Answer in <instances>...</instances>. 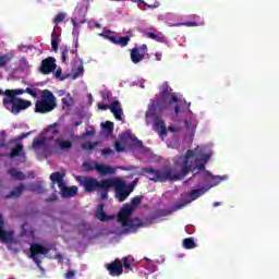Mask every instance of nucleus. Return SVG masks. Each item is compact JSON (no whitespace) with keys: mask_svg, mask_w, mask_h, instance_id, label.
Instances as JSON below:
<instances>
[{"mask_svg":"<svg viewBox=\"0 0 279 279\" xmlns=\"http://www.w3.org/2000/svg\"><path fill=\"white\" fill-rule=\"evenodd\" d=\"M32 134V132H27V133H22L21 135H20V141H23V138H27V136H29Z\"/></svg>","mask_w":279,"mask_h":279,"instance_id":"58","label":"nucleus"},{"mask_svg":"<svg viewBox=\"0 0 279 279\" xmlns=\"http://www.w3.org/2000/svg\"><path fill=\"white\" fill-rule=\"evenodd\" d=\"M157 130H160L159 136H167V126L165 125V121L159 120L155 122Z\"/></svg>","mask_w":279,"mask_h":279,"instance_id":"27","label":"nucleus"},{"mask_svg":"<svg viewBox=\"0 0 279 279\" xmlns=\"http://www.w3.org/2000/svg\"><path fill=\"white\" fill-rule=\"evenodd\" d=\"M197 22H181L178 24H172L171 27H197Z\"/></svg>","mask_w":279,"mask_h":279,"instance_id":"32","label":"nucleus"},{"mask_svg":"<svg viewBox=\"0 0 279 279\" xmlns=\"http://www.w3.org/2000/svg\"><path fill=\"white\" fill-rule=\"evenodd\" d=\"M185 123V128L187 130H190L191 132H193L195 130V128H197V124H193V125H190V123L187 122V120L184 121Z\"/></svg>","mask_w":279,"mask_h":279,"instance_id":"51","label":"nucleus"},{"mask_svg":"<svg viewBox=\"0 0 279 279\" xmlns=\"http://www.w3.org/2000/svg\"><path fill=\"white\" fill-rule=\"evenodd\" d=\"M28 190L33 192L43 193V186L40 184H31Z\"/></svg>","mask_w":279,"mask_h":279,"instance_id":"43","label":"nucleus"},{"mask_svg":"<svg viewBox=\"0 0 279 279\" xmlns=\"http://www.w3.org/2000/svg\"><path fill=\"white\" fill-rule=\"evenodd\" d=\"M210 189H213V185H206L201 189L192 190L190 192V198H191L190 202H195L197 197H202V195L207 193V191H210Z\"/></svg>","mask_w":279,"mask_h":279,"instance_id":"17","label":"nucleus"},{"mask_svg":"<svg viewBox=\"0 0 279 279\" xmlns=\"http://www.w3.org/2000/svg\"><path fill=\"white\" fill-rule=\"evenodd\" d=\"M95 171L99 173V175H114L117 173V169L104 165V163H97L95 162Z\"/></svg>","mask_w":279,"mask_h":279,"instance_id":"15","label":"nucleus"},{"mask_svg":"<svg viewBox=\"0 0 279 279\" xmlns=\"http://www.w3.org/2000/svg\"><path fill=\"white\" fill-rule=\"evenodd\" d=\"M4 104L11 107L12 114H19L22 110H27L32 106V101L25 100L23 98H13L10 100H4Z\"/></svg>","mask_w":279,"mask_h":279,"instance_id":"8","label":"nucleus"},{"mask_svg":"<svg viewBox=\"0 0 279 279\" xmlns=\"http://www.w3.org/2000/svg\"><path fill=\"white\" fill-rule=\"evenodd\" d=\"M4 223H5V221L3 220V216L0 215V230H3Z\"/></svg>","mask_w":279,"mask_h":279,"instance_id":"62","label":"nucleus"},{"mask_svg":"<svg viewBox=\"0 0 279 279\" xmlns=\"http://www.w3.org/2000/svg\"><path fill=\"white\" fill-rule=\"evenodd\" d=\"M147 38L151 40H156L157 43H165V38L156 35L155 33L148 32L146 33Z\"/></svg>","mask_w":279,"mask_h":279,"instance_id":"34","label":"nucleus"},{"mask_svg":"<svg viewBox=\"0 0 279 279\" xmlns=\"http://www.w3.org/2000/svg\"><path fill=\"white\" fill-rule=\"evenodd\" d=\"M169 132H179L180 129L173 128V126H169L168 128Z\"/></svg>","mask_w":279,"mask_h":279,"instance_id":"63","label":"nucleus"},{"mask_svg":"<svg viewBox=\"0 0 279 279\" xmlns=\"http://www.w3.org/2000/svg\"><path fill=\"white\" fill-rule=\"evenodd\" d=\"M101 97H102L104 101H108V99H110V93L105 92V93H102Z\"/></svg>","mask_w":279,"mask_h":279,"instance_id":"52","label":"nucleus"},{"mask_svg":"<svg viewBox=\"0 0 279 279\" xmlns=\"http://www.w3.org/2000/svg\"><path fill=\"white\" fill-rule=\"evenodd\" d=\"M116 151L121 153L125 151V147L121 145V142H114Z\"/></svg>","mask_w":279,"mask_h":279,"instance_id":"48","label":"nucleus"},{"mask_svg":"<svg viewBox=\"0 0 279 279\" xmlns=\"http://www.w3.org/2000/svg\"><path fill=\"white\" fill-rule=\"evenodd\" d=\"M10 239V234H8V231L0 229V241H2V243H8Z\"/></svg>","mask_w":279,"mask_h":279,"instance_id":"39","label":"nucleus"},{"mask_svg":"<svg viewBox=\"0 0 279 279\" xmlns=\"http://www.w3.org/2000/svg\"><path fill=\"white\" fill-rule=\"evenodd\" d=\"M58 104L56 102V96L51 90L44 89L41 92V98L35 104V112H39L40 114H47V112H51L56 110Z\"/></svg>","mask_w":279,"mask_h":279,"instance_id":"6","label":"nucleus"},{"mask_svg":"<svg viewBox=\"0 0 279 279\" xmlns=\"http://www.w3.org/2000/svg\"><path fill=\"white\" fill-rule=\"evenodd\" d=\"M183 247L185 250H194V247H197V244H195V240H193V238H186L183 240Z\"/></svg>","mask_w":279,"mask_h":279,"instance_id":"28","label":"nucleus"},{"mask_svg":"<svg viewBox=\"0 0 279 279\" xmlns=\"http://www.w3.org/2000/svg\"><path fill=\"white\" fill-rule=\"evenodd\" d=\"M54 144L58 145L59 149H71L73 147V142L71 141H62V140H54Z\"/></svg>","mask_w":279,"mask_h":279,"instance_id":"25","label":"nucleus"},{"mask_svg":"<svg viewBox=\"0 0 279 279\" xmlns=\"http://www.w3.org/2000/svg\"><path fill=\"white\" fill-rule=\"evenodd\" d=\"M171 90H173V89H171L168 82H166L161 85L160 92H159L160 99L157 100V102H156V107L159 110H167V106H165L162 104H167L169 101V97H171Z\"/></svg>","mask_w":279,"mask_h":279,"instance_id":"10","label":"nucleus"},{"mask_svg":"<svg viewBox=\"0 0 279 279\" xmlns=\"http://www.w3.org/2000/svg\"><path fill=\"white\" fill-rule=\"evenodd\" d=\"M122 260H123V263H122V269H123V267H124V269H126V271H131V269H132V264H130V258L123 257Z\"/></svg>","mask_w":279,"mask_h":279,"instance_id":"40","label":"nucleus"},{"mask_svg":"<svg viewBox=\"0 0 279 279\" xmlns=\"http://www.w3.org/2000/svg\"><path fill=\"white\" fill-rule=\"evenodd\" d=\"M143 60H145V54L141 52L138 47L131 49V61L133 64H138V62H143Z\"/></svg>","mask_w":279,"mask_h":279,"instance_id":"18","label":"nucleus"},{"mask_svg":"<svg viewBox=\"0 0 279 279\" xmlns=\"http://www.w3.org/2000/svg\"><path fill=\"white\" fill-rule=\"evenodd\" d=\"M38 254H49V248L45 247L39 243H34L31 245V258L37 265L38 269L43 270V266H41L43 262L37 257Z\"/></svg>","mask_w":279,"mask_h":279,"instance_id":"11","label":"nucleus"},{"mask_svg":"<svg viewBox=\"0 0 279 279\" xmlns=\"http://www.w3.org/2000/svg\"><path fill=\"white\" fill-rule=\"evenodd\" d=\"M65 279H75V270L73 269H70L68 270L64 276H63Z\"/></svg>","mask_w":279,"mask_h":279,"instance_id":"46","label":"nucleus"},{"mask_svg":"<svg viewBox=\"0 0 279 279\" xmlns=\"http://www.w3.org/2000/svg\"><path fill=\"white\" fill-rule=\"evenodd\" d=\"M81 75H84V66L80 65L76 71L73 74V80H77V77H81Z\"/></svg>","mask_w":279,"mask_h":279,"instance_id":"41","label":"nucleus"},{"mask_svg":"<svg viewBox=\"0 0 279 279\" xmlns=\"http://www.w3.org/2000/svg\"><path fill=\"white\" fill-rule=\"evenodd\" d=\"M64 175L65 174L61 172H52L50 174L51 189H56V184H58L62 197H75L77 194V186L66 187V183H64Z\"/></svg>","mask_w":279,"mask_h":279,"instance_id":"7","label":"nucleus"},{"mask_svg":"<svg viewBox=\"0 0 279 279\" xmlns=\"http://www.w3.org/2000/svg\"><path fill=\"white\" fill-rule=\"evenodd\" d=\"M23 94H25V89H10V92H7V95H9L10 99H19L16 96Z\"/></svg>","mask_w":279,"mask_h":279,"instance_id":"31","label":"nucleus"},{"mask_svg":"<svg viewBox=\"0 0 279 279\" xmlns=\"http://www.w3.org/2000/svg\"><path fill=\"white\" fill-rule=\"evenodd\" d=\"M112 187L116 191V199H118V202H125V199L133 193V186H128L125 181L121 179H109L107 183V199L108 193H110V189Z\"/></svg>","mask_w":279,"mask_h":279,"instance_id":"4","label":"nucleus"},{"mask_svg":"<svg viewBox=\"0 0 279 279\" xmlns=\"http://www.w3.org/2000/svg\"><path fill=\"white\" fill-rule=\"evenodd\" d=\"M133 141H136V146L140 147V148H143V142L142 141H138V138L134 137Z\"/></svg>","mask_w":279,"mask_h":279,"instance_id":"60","label":"nucleus"},{"mask_svg":"<svg viewBox=\"0 0 279 279\" xmlns=\"http://www.w3.org/2000/svg\"><path fill=\"white\" fill-rule=\"evenodd\" d=\"M143 173H151L153 177L149 178L151 182H178V180H182L183 174L173 173L172 169L166 170H156L154 168H144Z\"/></svg>","mask_w":279,"mask_h":279,"instance_id":"3","label":"nucleus"},{"mask_svg":"<svg viewBox=\"0 0 279 279\" xmlns=\"http://www.w3.org/2000/svg\"><path fill=\"white\" fill-rule=\"evenodd\" d=\"M121 169H122V171H134L138 168L137 167H122Z\"/></svg>","mask_w":279,"mask_h":279,"instance_id":"57","label":"nucleus"},{"mask_svg":"<svg viewBox=\"0 0 279 279\" xmlns=\"http://www.w3.org/2000/svg\"><path fill=\"white\" fill-rule=\"evenodd\" d=\"M156 60L158 61V62H160V60H162V52H156Z\"/></svg>","mask_w":279,"mask_h":279,"instance_id":"59","label":"nucleus"},{"mask_svg":"<svg viewBox=\"0 0 279 279\" xmlns=\"http://www.w3.org/2000/svg\"><path fill=\"white\" fill-rule=\"evenodd\" d=\"M104 208H106V204L100 203L95 213V217L99 219V221H110V219H114V216L107 215L106 211H104Z\"/></svg>","mask_w":279,"mask_h":279,"instance_id":"16","label":"nucleus"},{"mask_svg":"<svg viewBox=\"0 0 279 279\" xmlns=\"http://www.w3.org/2000/svg\"><path fill=\"white\" fill-rule=\"evenodd\" d=\"M101 125H102L104 132L107 133L108 136H110L112 132H114V122L106 121Z\"/></svg>","mask_w":279,"mask_h":279,"instance_id":"26","label":"nucleus"},{"mask_svg":"<svg viewBox=\"0 0 279 279\" xmlns=\"http://www.w3.org/2000/svg\"><path fill=\"white\" fill-rule=\"evenodd\" d=\"M69 58V48L64 47L61 54L62 62H66V59Z\"/></svg>","mask_w":279,"mask_h":279,"instance_id":"47","label":"nucleus"},{"mask_svg":"<svg viewBox=\"0 0 279 279\" xmlns=\"http://www.w3.org/2000/svg\"><path fill=\"white\" fill-rule=\"evenodd\" d=\"M83 169L84 171L90 172L95 169V163L93 165V162H84Z\"/></svg>","mask_w":279,"mask_h":279,"instance_id":"44","label":"nucleus"},{"mask_svg":"<svg viewBox=\"0 0 279 279\" xmlns=\"http://www.w3.org/2000/svg\"><path fill=\"white\" fill-rule=\"evenodd\" d=\"M10 60H12V53H7V54L0 56V68L5 66V64H8V62H10Z\"/></svg>","mask_w":279,"mask_h":279,"instance_id":"33","label":"nucleus"},{"mask_svg":"<svg viewBox=\"0 0 279 279\" xmlns=\"http://www.w3.org/2000/svg\"><path fill=\"white\" fill-rule=\"evenodd\" d=\"M64 19H66V13H59L54 16L53 19V23L54 25H60V23H62L64 21Z\"/></svg>","mask_w":279,"mask_h":279,"instance_id":"37","label":"nucleus"},{"mask_svg":"<svg viewBox=\"0 0 279 279\" xmlns=\"http://www.w3.org/2000/svg\"><path fill=\"white\" fill-rule=\"evenodd\" d=\"M98 108L99 110H110L117 121H123V108L119 100H114L110 105L98 104Z\"/></svg>","mask_w":279,"mask_h":279,"instance_id":"9","label":"nucleus"},{"mask_svg":"<svg viewBox=\"0 0 279 279\" xmlns=\"http://www.w3.org/2000/svg\"><path fill=\"white\" fill-rule=\"evenodd\" d=\"M45 133L48 138H53L54 136H58V134H60V130H58V123L48 125L45 129Z\"/></svg>","mask_w":279,"mask_h":279,"instance_id":"21","label":"nucleus"},{"mask_svg":"<svg viewBox=\"0 0 279 279\" xmlns=\"http://www.w3.org/2000/svg\"><path fill=\"white\" fill-rule=\"evenodd\" d=\"M181 104H183L184 106L182 107L183 109H190L191 108V102H186V99L181 100Z\"/></svg>","mask_w":279,"mask_h":279,"instance_id":"56","label":"nucleus"},{"mask_svg":"<svg viewBox=\"0 0 279 279\" xmlns=\"http://www.w3.org/2000/svg\"><path fill=\"white\" fill-rule=\"evenodd\" d=\"M140 51H142L141 53H143L145 56V53H147V45H142L140 48Z\"/></svg>","mask_w":279,"mask_h":279,"instance_id":"55","label":"nucleus"},{"mask_svg":"<svg viewBox=\"0 0 279 279\" xmlns=\"http://www.w3.org/2000/svg\"><path fill=\"white\" fill-rule=\"evenodd\" d=\"M8 93H10V89H7L3 92V89H0V95H4V98L2 100L3 106H8V102L5 101H10V96L8 95Z\"/></svg>","mask_w":279,"mask_h":279,"instance_id":"42","label":"nucleus"},{"mask_svg":"<svg viewBox=\"0 0 279 279\" xmlns=\"http://www.w3.org/2000/svg\"><path fill=\"white\" fill-rule=\"evenodd\" d=\"M167 215H169V213L167 211V209H158L156 210L155 213H153L150 216H149V221L150 223H156V220L157 219H160L162 217H167Z\"/></svg>","mask_w":279,"mask_h":279,"instance_id":"22","label":"nucleus"},{"mask_svg":"<svg viewBox=\"0 0 279 279\" xmlns=\"http://www.w3.org/2000/svg\"><path fill=\"white\" fill-rule=\"evenodd\" d=\"M8 173H9V175H11L12 180L23 181L27 178L25 175V173H23V171L16 169V168L9 169Z\"/></svg>","mask_w":279,"mask_h":279,"instance_id":"20","label":"nucleus"},{"mask_svg":"<svg viewBox=\"0 0 279 279\" xmlns=\"http://www.w3.org/2000/svg\"><path fill=\"white\" fill-rule=\"evenodd\" d=\"M101 154H102V156H110V155L114 154V151H112V149H110V148H104L101 150Z\"/></svg>","mask_w":279,"mask_h":279,"instance_id":"50","label":"nucleus"},{"mask_svg":"<svg viewBox=\"0 0 279 279\" xmlns=\"http://www.w3.org/2000/svg\"><path fill=\"white\" fill-rule=\"evenodd\" d=\"M110 34H112L111 31H105L100 33V36L102 38H106V40H109L110 43H112V45H119L120 47H128L130 43V36L119 37V36H110Z\"/></svg>","mask_w":279,"mask_h":279,"instance_id":"12","label":"nucleus"},{"mask_svg":"<svg viewBox=\"0 0 279 279\" xmlns=\"http://www.w3.org/2000/svg\"><path fill=\"white\" fill-rule=\"evenodd\" d=\"M189 204H191V201L181 199V201L173 204V206L171 207V211L172 213H178V210H182V208H184L185 206H189Z\"/></svg>","mask_w":279,"mask_h":279,"instance_id":"24","label":"nucleus"},{"mask_svg":"<svg viewBox=\"0 0 279 279\" xmlns=\"http://www.w3.org/2000/svg\"><path fill=\"white\" fill-rule=\"evenodd\" d=\"M106 269L110 276H121L123 274V263L120 259H116L107 264Z\"/></svg>","mask_w":279,"mask_h":279,"instance_id":"14","label":"nucleus"},{"mask_svg":"<svg viewBox=\"0 0 279 279\" xmlns=\"http://www.w3.org/2000/svg\"><path fill=\"white\" fill-rule=\"evenodd\" d=\"M178 101H179L178 96L175 94H172L171 96H169V99L167 102H161V106H166V109H167L169 105L178 104Z\"/></svg>","mask_w":279,"mask_h":279,"instance_id":"35","label":"nucleus"},{"mask_svg":"<svg viewBox=\"0 0 279 279\" xmlns=\"http://www.w3.org/2000/svg\"><path fill=\"white\" fill-rule=\"evenodd\" d=\"M136 184H138V179H135L131 184L126 185V186H133V191L136 187Z\"/></svg>","mask_w":279,"mask_h":279,"instance_id":"61","label":"nucleus"},{"mask_svg":"<svg viewBox=\"0 0 279 279\" xmlns=\"http://www.w3.org/2000/svg\"><path fill=\"white\" fill-rule=\"evenodd\" d=\"M56 69H58V65L56 64V58L48 57L41 61L39 71L43 73V75H49V73H53Z\"/></svg>","mask_w":279,"mask_h":279,"instance_id":"13","label":"nucleus"},{"mask_svg":"<svg viewBox=\"0 0 279 279\" xmlns=\"http://www.w3.org/2000/svg\"><path fill=\"white\" fill-rule=\"evenodd\" d=\"M99 145V142H87L82 145L83 149L93 150V148L97 147Z\"/></svg>","mask_w":279,"mask_h":279,"instance_id":"38","label":"nucleus"},{"mask_svg":"<svg viewBox=\"0 0 279 279\" xmlns=\"http://www.w3.org/2000/svg\"><path fill=\"white\" fill-rule=\"evenodd\" d=\"M24 93H27L28 95H31L32 97H36L37 93L36 89H32L29 87H27L26 89H24Z\"/></svg>","mask_w":279,"mask_h":279,"instance_id":"49","label":"nucleus"},{"mask_svg":"<svg viewBox=\"0 0 279 279\" xmlns=\"http://www.w3.org/2000/svg\"><path fill=\"white\" fill-rule=\"evenodd\" d=\"M5 147V140H0V149Z\"/></svg>","mask_w":279,"mask_h":279,"instance_id":"64","label":"nucleus"},{"mask_svg":"<svg viewBox=\"0 0 279 279\" xmlns=\"http://www.w3.org/2000/svg\"><path fill=\"white\" fill-rule=\"evenodd\" d=\"M56 199H58V196H56L54 194L51 195L50 197L46 198V202L49 204L51 202H56Z\"/></svg>","mask_w":279,"mask_h":279,"instance_id":"54","label":"nucleus"},{"mask_svg":"<svg viewBox=\"0 0 279 279\" xmlns=\"http://www.w3.org/2000/svg\"><path fill=\"white\" fill-rule=\"evenodd\" d=\"M23 191H25V185L21 183L20 185L13 187L11 193L5 196V199H12V197H15V199H19L23 195Z\"/></svg>","mask_w":279,"mask_h":279,"instance_id":"19","label":"nucleus"},{"mask_svg":"<svg viewBox=\"0 0 279 279\" xmlns=\"http://www.w3.org/2000/svg\"><path fill=\"white\" fill-rule=\"evenodd\" d=\"M198 149L199 148H195L194 150L189 149L184 157H182L181 173L183 178L195 171V169H198V171H206V163L199 162V158H195V154H197Z\"/></svg>","mask_w":279,"mask_h":279,"instance_id":"2","label":"nucleus"},{"mask_svg":"<svg viewBox=\"0 0 279 279\" xmlns=\"http://www.w3.org/2000/svg\"><path fill=\"white\" fill-rule=\"evenodd\" d=\"M202 180H205V182H208V180H219L221 181V177H215L210 171L206 170L203 174H201Z\"/></svg>","mask_w":279,"mask_h":279,"instance_id":"30","label":"nucleus"},{"mask_svg":"<svg viewBox=\"0 0 279 279\" xmlns=\"http://www.w3.org/2000/svg\"><path fill=\"white\" fill-rule=\"evenodd\" d=\"M47 143V137H41V138H34L32 147L33 149H38V147H43Z\"/></svg>","mask_w":279,"mask_h":279,"instance_id":"29","label":"nucleus"},{"mask_svg":"<svg viewBox=\"0 0 279 279\" xmlns=\"http://www.w3.org/2000/svg\"><path fill=\"white\" fill-rule=\"evenodd\" d=\"M9 156L10 158H16L19 156H22L23 158H25V151H23V145L16 144L15 147L11 149V153Z\"/></svg>","mask_w":279,"mask_h":279,"instance_id":"23","label":"nucleus"},{"mask_svg":"<svg viewBox=\"0 0 279 279\" xmlns=\"http://www.w3.org/2000/svg\"><path fill=\"white\" fill-rule=\"evenodd\" d=\"M132 213H134V207L130 204H125L118 213V221L121 223L122 228H130L131 230L143 228V222L138 218L130 219Z\"/></svg>","mask_w":279,"mask_h":279,"instance_id":"5","label":"nucleus"},{"mask_svg":"<svg viewBox=\"0 0 279 279\" xmlns=\"http://www.w3.org/2000/svg\"><path fill=\"white\" fill-rule=\"evenodd\" d=\"M141 202H143V196H135L131 199V206L133 210L137 207L141 206Z\"/></svg>","mask_w":279,"mask_h":279,"instance_id":"36","label":"nucleus"},{"mask_svg":"<svg viewBox=\"0 0 279 279\" xmlns=\"http://www.w3.org/2000/svg\"><path fill=\"white\" fill-rule=\"evenodd\" d=\"M202 158H203V162L206 165V162L210 160V155L203 154Z\"/></svg>","mask_w":279,"mask_h":279,"instance_id":"53","label":"nucleus"},{"mask_svg":"<svg viewBox=\"0 0 279 279\" xmlns=\"http://www.w3.org/2000/svg\"><path fill=\"white\" fill-rule=\"evenodd\" d=\"M76 182L80 186H83L86 193H95L97 191L100 194L101 199H108V182L109 179L97 180L92 177L78 175Z\"/></svg>","mask_w":279,"mask_h":279,"instance_id":"1","label":"nucleus"},{"mask_svg":"<svg viewBox=\"0 0 279 279\" xmlns=\"http://www.w3.org/2000/svg\"><path fill=\"white\" fill-rule=\"evenodd\" d=\"M59 38L52 35L51 47L54 51H58Z\"/></svg>","mask_w":279,"mask_h":279,"instance_id":"45","label":"nucleus"}]
</instances>
